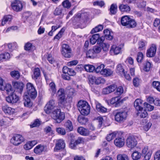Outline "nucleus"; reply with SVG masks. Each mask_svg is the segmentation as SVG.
Wrapping results in <instances>:
<instances>
[{"instance_id": "obj_1", "label": "nucleus", "mask_w": 160, "mask_h": 160, "mask_svg": "<svg viewBox=\"0 0 160 160\" xmlns=\"http://www.w3.org/2000/svg\"><path fill=\"white\" fill-rule=\"evenodd\" d=\"M27 92L24 93L23 99L25 101L24 104L25 107H29L32 106V103L30 101V98L34 99L37 96V92L33 84L28 82L26 85Z\"/></svg>"}, {"instance_id": "obj_2", "label": "nucleus", "mask_w": 160, "mask_h": 160, "mask_svg": "<svg viewBox=\"0 0 160 160\" xmlns=\"http://www.w3.org/2000/svg\"><path fill=\"white\" fill-rule=\"evenodd\" d=\"M78 110L82 115H87L90 112V107L88 103L85 101H79L78 103Z\"/></svg>"}, {"instance_id": "obj_3", "label": "nucleus", "mask_w": 160, "mask_h": 160, "mask_svg": "<svg viewBox=\"0 0 160 160\" xmlns=\"http://www.w3.org/2000/svg\"><path fill=\"white\" fill-rule=\"evenodd\" d=\"M122 25L128 28H134L136 26L137 23L135 20L130 18L128 16L122 17L121 19Z\"/></svg>"}, {"instance_id": "obj_4", "label": "nucleus", "mask_w": 160, "mask_h": 160, "mask_svg": "<svg viewBox=\"0 0 160 160\" xmlns=\"http://www.w3.org/2000/svg\"><path fill=\"white\" fill-rule=\"evenodd\" d=\"M52 117L56 122L60 123L64 119L65 114L60 109H57L52 111Z\"/></svg>"}, {"instance_id": "obj_5", "label": "nucleus", "mask_w": 160, "mask_h": 160, "mask_svg": "<svg viewBox=\"0 0 160 160\" xmlns=\"http://www.w3.org/2000/svg\"><path fill=\"white\" fill-rule=\"evenodd\" d=\"M57 102L56 101L53 99H51L48 102L45 107V112L47 114L50 113L52 110L57 107Z\"/></svg>"}, {"instance_id": "obj_6", "label": "nucleus", "mask_w": 160, "mask_h": 160, "mask_svg": "<svg viewBox=\"0 0 160 160\" xmlns=\"http://www.w3.org/2000/svg\"><path fill=\"white\" fill-rule=\"evenodd\" d=\"M61 53L65 58H70L72 55L71 48L66 44H63L62 45Z\"/></svg>"}, {"instance_id": "obj_7", "label": "nucleus", "mask_w": 160, "mask_h": 160, "mask_svg": "<svg viewBox=\"0 0 160 160\" xmlns=\"http://www.w3.org/2000/svg\"><path fill=\"white\" fill-rule=\"evenodd\" d=\"M103 32L105 34V37L102 36L101 37H99L97 40V43L100 45L102 43H104L103 42L105 40V38L106 39L110 40H112L113 38V33L112 32H110L109 30L108 29L105 30L103 31Z\"/></svg>"}, {"instance_id": "obj_8", "label": "nucleus", "mask_w": 160, "mask_h": 160, "mask_svg": "<svg viewBox=\"0 0 160 160\" xmlns=\"http://www.w3.org/2000/svg\"><path fill=\"white\" fill-rule=\"evenodd\" d=\"M127 116V112L124 110L117 112L114 115L115 120L116 121L121 122L125 120Z\"/></svg>"}, {"instance_id": "obj_9", "label": "nucleus", "mask_w": 160, "mask_h": 160, "mask_svg": "<svg viewBox=\"0 0 160 160\" xmlns=\"http://www.w3.org/2000/svg\"><path fill=\"white\" fill-rule=\"evenodd\" d=\"M24 140V139L22 135L16 134L11 139L10 142L14 145L18 146L23 142Z\"/></svg>"}, {"instance_id": "obj_10", "label": "nucleus", "mask_w": 160, "mask_h": 160, "mask_svg": "<svg viewBox=\"0 0 160 160\" xmlns=\"http://www.w3.org/2000/svg\"><path fill=\"white\" fill-rule=\"evenodd\" d=\"M11 6L12 9L16 12L21 11L23 8L22 2L19 0L14 1L12 3Z\"/></svg>"}, {"instance_id": "obj_11", "label": "nucleus", "mask_w": 160, "mask_h": 160, "mask_svg": "<svg viewBox=\"0 0 160 160\" xmlns=\"http://www.w3.org/2000/svg\"><path fill=\"white\" fill-rule=\"evenodd\" d=\"M19 97L14 92L11 93L10 95L6 98V101L12 104L16 103L19 100Z\"/></svg>"}, {"instance_id": "obj_12", "label": "nucleus", "mask_w": 160, "mask_h": 160, "mask_svg": "<svg viewBox=\"0 0 160 160\" xmlns=\"http://www.w3.org/2000/svg\"><path fill=\"white\" fill-rule=\"evenodd\" d=\"M61 104H64L66 101V94L64 90L60 88L58 90L56 94Z\"/></svg>"}, {"instance_id": "obj_13", "label": "nucleus", "mask_w": 160, "mask_h": 160, "mask_svg": "<svg viewBox=\"0 0 160 160\" xmlns=\"http://www.w3.org/2000/svg\"><path fill=\"white\" fill-rule=\"evenodd\" d=\"M137 144V141L134 137H129L127 139L126 144L129 148H132Z\"/></svg>"}, {"instance_id": "obj_14", "label": "nucleus", "mask_w": 160, "mask_h": 160, "mask_svg": "<svg viewBox=\"0 0 160 160\" xmlns=\"http://www.w3.org/2000/svg\"><path fill=\"white\" fill-rule=\"evenodd\" d=\"M156 45L154 44H152L150 48L147 50V56L149 57H153L156 54Z\"/></svg>"}, {"instance_id": "obj_15", "label": "nucleus", "mask_w": 160, "mask_h": 160, "mask_svg": "<svg viewBox=\"0 0 160 160\" xmlns=\"http://www.w3.org/2000/svg\"><path fill=\"white\" fill-rule=\"evenodd\" d=\"M13 86L16 92H18L20 94L22 92L24 88V84L21 82H16L13 84Z\"/></svg>"}, {"instance_id": "obj_16", "label": "nucleus", "mask_w": 160, "mask_h": 160, "mask_svg": "<svg viewBox=\"0 0 160 160\" xmlns=\"http://www.w3.org/2000/svg\"><path fill=\"white\" fill-rule=\"evenodd\" d=\"M65 144L64 140L61 139L58 140L54 148V150L63 149L65 148Z\"/></svg>"}, {"instance_id": "obj_17", "label": "nucleus", "mask_w": 160, "mask_h": 160, "mask_svg": "<svg viewBox=\"0 0 160 160\" xmlns=\"http://www.w3.org/2000/svg\"><path fill=\"white\" fill-rule=\"evenodd\" d=\"M90 80L92 83L98 85L101 83H104L105 82L104 79L101 77H97L95 76H92L90 78Z\"/></svg>"}, {"instance_id": "obj_18", "label": "nucleus", "mask_w": 160, "mask_h": 160, "mask_svg": "<svg viewBox=\"0 0 160 160\" xmlns=\"http://www.w3.org/2000/svg\"><path fill=\"white\" fill-rule=\"evenodd\" d=\"M115 145L118 148L122 147L125 143V141L123 138H116L114 141Z\"/></svg>"}, {"instance_id": "obj_19", "label": "nucleus", "mask_w": 160, "mask_h": 160, "mask_svg": "<svg viewBox=\"0 0 160 160\" xmlns=\"http://www.w3.org/2000/svg\"><path fill=\"white\" fill-rule=\"evenodd\" d=\"M2 110L5 113L9 115L13 114L15 111V110L14 109L6 105L2 107Z\"/></svg>"}, {"instance_id": "obj_20", "label": "nucleus", "mask_w": 160, "mask_h": 160, "mask_svg": "<svg viewBox=\"0 0 160 160\" xmlns=\"http://www.w3.org/2000/svg\"><path fill=\"white\" fill-rule=\"evenodd\" d=\"M119 8L120 10L122 12H129L131 10L130 7L127 4H122L119 6Z\"/></svg>"}, {"instance_id": "obj_21", "label": "nucleus", "mask_w": 160, "mask_h": 160, "mask_svg": "<svg viewBox=\"0 0 160 160\" xmlns=\"http://www.w3.org/2000/svg\"><path fill=\"white\" fill-rule=\"evenodd\" d=\"M66 92L67 96L69 98H72L76 94L75 91L74 89L70 86L67 88Z\"/></svg>"}, {"instance_id": "obj_22", "label": "nucleus", "mask_w": 160, "mask_h": 160, "mask_svg": "<svg viewBox=\"0 0 160 160\" xmlns=\"http://www.w3.org/2000/svg\"><path fill=\"white\" fill-rule=\"evenodd\" d=\"M122 103L121 100L119 97L116 96L112 98L110 100V103L112 104H115V107H118L120 105V103Z\"/></svg>"}, {"instance_id": "obj_23", "label": "nucleus", "mask_w": 160, "mask_h": 160, "mask_svg": "<svg viewBox=\"0 0 160 160\" xmlns=\"http://www.w3.org/2000/svg\"><path fill=\"white\" fill-rule=\"evenodd\" d=\"M143 103L142 100L139 99L135 100L134 102V107L137 110L142 108Z\"/></svg>"}, {"instance_id": "obj_24", "label": "nucleus", "mask_w": 160, "mask_h": 160, "mask_svg": "<svg viewBox=\"0 0 160 160\" xmlns=\"http://www.w3.org/2000/svg\"><path fill=\"white\" fill-rule=\"evenodd\" d=\"M78 132L82 135L87 136L89 133V131L82 127H79L77 130Z\"/></svg>"}, {"instance_id": "obj_25", "label": "nucleus", "mask_w": 160, "mask_h": 160, "mask_svg": "<svg viewBox=\"0 0 160 160\" xmlns=\"http://www.w3.org/2000/svg\"><path fill=\"white\" fill-rule=\"evenodd\" d=\"M40 75L41 72L40 69L39 68H36L34 69L33 74L32 76V79L36 80L40 76Z\"/></svg>"}, {"instance_id": "obj_26", "label": "nucleus", "mask_w": 160, "mask_h": 160, "mask_svg": "<svg viewBox=\"0 0 160 160\" xmlns=\"http://www.w3.org/2000/svg\"><path fill=\"white\" fill-rule=\"evenodd\" d=\"M45 149V147L43 145H39L34 149V152L36 154H40L43 152Z\"/></svg>"}, {"instance_id": "obj_27", "label": "nucleus", "mask_w": 160, "mask_h": 160, "mask_svg": "<svg viewBox=\"0 0 160 160\" xmlns=\"http://www.w3.org/2000/svg\"><path fill=\"white\" fill-rule=\"evenodd\" d=\"M138 112L137 114L138 116H139L141 118H146L148 115V113L145 109H142L140 110H137Z\"/></svg>"}, {"instance_id": "obj_28", "label": "nucleus", "mask_w": 160, "mask_h": 160, "mask_svg": "<svg viewBox=\"0 0 160 160\" xmlns=\"http://www.w3.org/2000/svg\"><path fill=\"white\" fill-rule=\"evenodd\" d=\"M64 126L66 130L69 132L73 130V127L72 123L69 120H68L65 122Z\"/></svg>"}, {"instance_id": "obj_29", "label": "nucleus", "mask_w": 160, "mask_h": 160, "mask_svg": "<svg viewBox=\"0 0 160 160\" xmlns=\"http://www.w3.org/2000/svg\"><path fill=\"white\" fill-rule=\"evenodd\" d=\"M147 44V42L146 41L141 40L138 42V49L141 51L145 49L146 46Z\"/></svg>"}, {"instance_id": "obj_30", "label": "nucleus", "mask_w": 160, "mask_h": 160, "mask_svg": "<svg viewBox=\"0 0 160 160\" xmlns=\"http://www.w3.org/2000/svg\"><path fill=\"white\" fill-rule=\"evenodd\" d=\"M113 73V72L110 69L104 68L101 72V75L106 77H108L111 76Z\"/></svg>"}, {"instance_id": "obj_31", "label": "nucleus", "mask_w": 160, "mask_h": 160, "mask_svg": "<svg viewBox=\"0 0 160 160\" xmlns=\"http://www.w3.org/2000/svg\"><path fill=\"white\" fill-rule=\"evenodd\" d=\"M100 37L99 34H96L92 35L91 38H90V42L92 44H95L96 42H97V40L98 39V38Z\"/></svg>"}, {"instance_id": "obj_32", "label": "nucleus", "mask_w": 160, "mask_h": 160, "mask_svg": "<svg viewBox=\"0 0 160 160\" xmlns=\"http://www.w3.org/2000/svg\"><path fill=\"white\" fill-rule=\"evenodd\" d=\"M121 48L119 46H116L115 45H113L110 50L111 52H113L116 55L119 54L121 51Z\"/></svg>"}, {"instance_id": "obj_33", "label": "nucleus", "mask_w": 160, "mask_h": 160, "mask_svg": "<svg viewBox=\"0 0 160 160\" xmlns=\"http://www.w3.org/2000/svg\"><path fill=\"white\" fill-rule=\"evenodd\" d=\"M117 6L116 4H112L110 6L109 10L111 14H115L117 11Z\"/></svg>"}, {"instance_id": "obj_34", "label": "nucleus", "mask_w": 160, "mask_h": 160, "mask_svg": "<svg viewBox=\"0 0 160 160\" xmlns=\"http://www.w3.org/2000/svg\"><path fill=\"white\" fill-rule=\"evenodd\" d=\"M117 133V131H115L108 134L106 138L107 140L108 141H111L116 137Z\"/></svg>"}, {"instance_id": "obj_35", "label": "nucleus", "mask_w": 160, "mask_h": 160, "mask_svg": "<svg viewBox=\"0 0 160 160\" xmlns=\"http://www.w3.org/2000/svg\"><path fill=\"white\" fill-rule=\"evenodd\" d=\"M84 68L87 72H92L95 70V67L92 65L87 64L84 65Z\"/></svg>"}, {"instance_id": "obj_36", "label": "nucleus", "mask_w": 160, "mask_h": 160, "mask_svg": "<svg viewBox=\"0 0 160 160\" xmlns=\"http://www.w3.org/2000/svg\"><path fill=\"white\" fill-rule=\"evenodd\" d=\"M132 157L134 160H138L141 158V153L138 151H135L132 154Z\"/></svg>"}, {"instance_id": "obj_37", "label": "nucleus", "mask_w": 160, "mask_h": 160, "mask_svg": "<svg viewBox=\"0 0 160 160\" xmlns=\"http://www.w3.org/2000/svg\"><path fill=\"white\" fill-rule=\"evenodd\" d=\"M78 122L82 124H85L88 121L87 119L82 115L78 116Z\"/></svg>"}, {"instance_id": "obj_38", "label": "nucleus", "mask_w": 160, "mask_h": 160, "mask_svg": "<svg viewBox=\"0 0 160 160\" xmlns=\"http://www.w3.org/2000/svg\"><path fill=\"white\" fill-rule=\"evenodd\" d=\"M103 29V26L99 25L93 28L91 31V33H93L102 31Z\"/></svg>"}, {"instance_id": "obj_39", "label": "nucleus", "mask_w": 160, "mask_h": 160, "mask_svg": "<svg viewBox=\"0 0 160 160\" xmlns=\"http://www.w3.org/2000/svg\"><path fill=\"white\" fill-rule=\"evenodd\" d=\"M12 20V16L11 15L5 16L2 20L1 23L2 26H4L8 22H10Z\"/></svg>"}, {"instance_id": "obj_40", "label": "nucleus", "mask_w": 160, "mask_h": 160, "mask_svg": "<svg viewBox=\"0 0 160 160\" xmlns=\"http://www.w3.org/2000/svg\"><path fill=\"white\" fill-rule=\"evenodd\" d=\"M117 160H129L128 156L125 154H119L117 156Z\"/></svg>"}, {"instance_id": "obj_41", "label": "nucleus", "mask_w": 160, "mask_h": 160, "mask_svg": "<svg viewBox=\"0 0 160 160\" xmlns=\"http://www.w3.org/2000/svg\"><path fill=\"white\" fill-rule=\"evenodd\" d=\"M96 108L98 112H105L107 111V109L106 108L101 106V104L99 103L97 104Z\"/></svg>"}, {"instance_id": "obj_42", "label": "nucleus", "mask_w": 160, "mask_h": 160, "mask_svg": "<svg viewBox=\"0 0 160 160\" xmlns=\"http://www.w3.org/2000/svg\"><path fill=\"white\" fill-rule=\"evenodd\" d=\"M116 72L121 75L124 73L125 72L121 64H119L117 66Z\"/></svg>"}, {"instance_id": "obj_43", "label": "nucleus", "mask_w": 160, "mask_h": 160, "mask_svg": "<svg viewBox=\"0 0 160 160\" xmlns=\"http://www.w3.org/2000/svg\"><path fill=\"white\" fill-rule=\"evenodd\" d=\"M10 75L13 78L18 79L20 77V73L18 71H13L11 72Z\"/></svg>"}, {"instance_id": "obj_44", "label": "nucleus", "mask_w": 160, "mask_h": 160, "mask_svg": "<svg viewBox=\"0 0 160 160\" xmlns=\"http://www.w3.org/2000/svg\"><path fill=\"white\" fill-rule=\"evenodd\" d=\"M123 92V90L122 87L120 86L117 88L116 91L114 92V94L116 96L119 97Z\"/></svg>"}, {"instance_id": "obj_45", "label": "nucleus", "mask_w": 160, "mask_h": 160, "mask_svg": "<svg viewBox=\"0 0 160 160\" xmlns=\"http://www.w3.org/2000/svg\"><path fill=\"white\" fill-rule=\"evenodd\" d=\"M56 132L59 134L64 135L66 134V132L64 128H56Z\"/></svg>"}, {"instance_id": "obj_46", "label": "nucleus", "mask_w": 160, "mask_h": 160, "mask_svg": "<svg viewBox=\"0 0 160 160\" xmlns=\"http://www.w3.org/2000/svg\"><path fill=\"white\" fill-rule=\"evenodd\" d=\"M63 9L60 7L56 8L54 12V14L55 15H59L62 13Z\"/></svg>"}, {"instance_id": "obj_47", "label": "nucleus", "mask_w": 160, "mask_h": 160, "mask_svg": "<svg viewBox=\"0 0 160 160\" xmlns=\"http://www.w3.org/2000/svg\"><path fill=\"white\" fill-rule=\"evenodd\" d=\"M152 154V152L150 150L148 149V146H145L142 149V155L148 154V153Z\"/></svg>"}, {"instance_id": "obj_48", "label": "nucleus", "mask_w": 160, "mask_h": 160, "mask_svg": "<svg viewBox=\"0 0 160 160\" xmlns=\"http://www.w3.org/2000/svg\"><path fill=\"white\" fill-rule=\"evenodd\" d=\"M3 88H4L1 89V90H6L8 93L12 91V87L10 84H7L5 86H4Z\"/></svg>"}, {"instance_id": "obj_49", "label": "nucleus", "mask_w": 160, "mask_h": 160, "mask_svg": "<svg viewBox=\"0 0 160 160\" xmlns=\"http://www.w3.org/2000/svg\"><path fill=\"white\" fill-rule=\"evenodd\" d=\"M94 54L93 50L90 49L86 53L87 57L90 58H92L94 57Z\"/></svg>"}, {"instance_id": "obj_50", "label": "nucleus", "mask_w": 160, "mask_h": 160, "mask_svg": "<svg viewBox=\"0 0 160 160\" xmlns=\"http://www.w3.org/2000/svg\"><path fill=\"white\" fill-rule=\"evenodd\" d=\"M105 66L103 64H101L98 65L95 69V72L96 73H100L101 74V72L104 69Z\"/></svg>"}, {"instance_id": "obj_51", "label": "nucleus", "mask_w": 160, "mask_h": 160, "mask_svg": "<svg viewBox=\"0 0 160 160\" xmlns=\"http://www.w3.org/2000/svg\"><path fill=\"white\" fill-rule=\"evenodd\" d=\"M153 87L158 91L160 92V82L158 81H153L152 84Z\"/></svg>"}, {"instance_id": "obj_52", "label": "nucleus", "mask_w": 160, "mask_h": 160, "mask_svg": "<svg viewBox=\"0 0 160 160\" xmlns=\"http://www.w3.org/2000/svg\"><path fill=\"white\" fill-rule=\"evenodd\" d=\"M144 107L147 109V110L149 111H152L154 107L153 106L151 105L150 104L148 103L147 102H145L143 103Z\"/></svg>"}, {"instance_id": "obj_53", "label": "nucleus", "mask_w": 160, "mask_h": 160, "mask_svg": "<svg viewBox=\"0 0 160 160\" xmlns=\"http://www.w3.org/2000/svg\"><path fill=\"white\" fill-rule=\"evenodd\" d=\"M100 46L102 47L104 51L106 52L108 50L109 45L108 43H104L101 44Z\"/></svg>"}, {"instance_id": "obj_54", "label": "nucleus", "mask_w": 160, "mask_h": 160, "mask_svg": "<svg viewBox=\"0 0 160 160\" xmlns=\"http://www.w3.org/2000/svg\"><path fill=\"white\" fill-rule=\"evenodd\" d=\"M33 47L31 43L28 42L24 46V49L27 51H29L33 48Z\"/></svg>"}, {"instance_id": "obj_55", "label": "nucleus", "mask_w": 160, "mask_h": 160, "mask_svg": "<svg viewBox=\"0 0 160 160\" xmlns=\"http://www.w3.org/2000/svg\"><path fill=\"white\" fill-rule=\"evenodd\" d=\"M137 6L139 8H144L146 5V2L143 0H140L137 2Z\"/></svg>"}, {"instance_id": "obj_56", "label": "nucleus", "mask_w": 160, "mask_h": 160, "mask_svg": "<svg viewBox=\"0 0 160 160\" xmlns=\"http://www.w3.org/2000/svg\"><path fill=\"white\" fill-rule=\"evenodd\" d=\"M49 87L50 90L54 94L56 91L55 83L53 82H51L49 84Z\"/></svg>"}, {"instance_id": "obj_57", "label": "nucleus", "mask_w": 160, "mask_h": 160, "mask_svg": "<svg viewBox=\"0 0 160 160\" xmlns=\"http://www.w3.org/2000/svg\"><path fill=\"white\" fill-rule=\"evenodd\" d=\"M143 55L142 52H139L138 53L137 60L139 63H141L142 60Z\"/></svg>"}, {"instance_id": "obj_58", "label": "nucleus", "mask_w": 160, "mask_h": 160, "mask_svg": "<svg viewBox=\"0 0 160 160\" xmlns=\"http://www.w3.org/2000/svg\"><path fill=\"white\" fill-rule=\"evenodd\" d=\"M151 67V63L148 62L146 63L144 66V70L146 72H148L150 70Z\"/></svg>"}, {"instance_id": "obj_59", "label": "nucleus", "mask_w": 160, "mask_h": 160, "mask_svg": "<svg viewBox=\"0 0 160 160\" xmlns=\"http://www.w3.org/2000/svg\"><path fill=\"white\" fill-rule=\"evenodd\" d=\"M62 6L65 8H69L71 6V4L68 0H65L62 2Z\"/></svg>"}, {"instance_id": "obj_60", "label": "nucleus", "mask_w": 160, "mask_h": 160, "mask_svg": "<svg viewBox=\"0 0 160 160\" xmlns=\"http://www.w3.org/2000/svg\"><path fill=\"white\" fill-rule=\"evenodd\" d=\"M40 125V122L38 119H36L32 124L30 125L31 128L39 126Z\"/></svg>"}, {"instance_id": "obj_61", "label": "nucleus", "mask_w": 160, "mask_h": 160, "mask_svg": "<svg viewBox=\"0 0 160 160\" xmlns=\"http://www.w3.org/2000/svg\"><path fill=\"white\" fill-rule=\"evenodd\" d=\"M92 50H93L94 53H98L101 51V48L100 47L95 46L93 47Z\"/></svg>"}, {"instance_id": "obj_62", "label": "nucleus", "mask_w": 160, "mask_h": 160, "mask_svg": "<svg viewBox=\"0 0 160 160\" xmlns=\"http://www.w3.org/2000/svg\"><path fill=\"white\" fill-rule=\"evenodd\" d=\"M93 5L94 6L98 5L100 6L101 7H102L104 5V2L103 1H97L93 3Z\"/></svg>"}, {"instance_id": "obj_63", "label": "nucleus", "mask_w": 160, "mask_h": 160, "mask_svg": "<svg viewBox=\"0 0 160 160\" xmlns=\"http://www.w3.org/2000/svg\"><path fill=\"white\" fill-rule=\"evenodd\" d=\"M78 62L77 60H74L68 62L67 65L69 66L76 65L78 63Z\"/></svg>"}, {"instance_id": "obj_64", "label": "nucleus", "mask_w": 160, "mask_h": 160, "mask_svg": "<svg viewBox=\"0 0 160 160\" xmlns=\"http://www.w3.org/2000/svg\"><path fill=\"white\" fill-rule=\"evenodd\" d=\"M154 160H160V151L156 152L154 156Z\"/></svg>"}]
</instances>
